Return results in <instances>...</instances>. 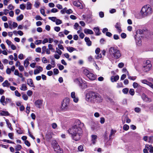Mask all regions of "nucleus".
I'll return each instance as SVG.
<instances>
[{
  "instance_id": "1",
  "label": "nucleus",
  "mask_w": 153,
  "mask_h": 153,
  "mask_svg": "<svg viewBox=\"0 0 153 153\" xmlns=\"http://www.w3.org/2000/svg\"><path fill=\"white\" fill-rule=\"evenodd\" d=\"M84 124L81 123L78 120H76L74 125L68 131L69 134H70L72 139L75 141L79 140L82 134V128L84 127Z\"/></svg>"
},
{
  "instance_id": "2",
  "label": "nucleus",
  "mask_w": 153,
  "mask_h": 153,
  "mask_svg": "<svg viewBox=\"0 0 153 153\" xmlns=\"http://www.w3.org/2000/svg\"><path fill=\"white\" fill-rule=\"evenodd\" d=\"M86 100L88 102L92 103L95 102H102V99L99 94L91 92L87 94Z\"/></svg>"
},
{
  "instance_id": "3",
  "label": "nucleus",
  "mask_w": 153,
  "mask_h": 153,
  "mask_svg": "<svg viewBox=\"0 0 153 153\" xmlns=\"http://www.w3.org/2000/svg\"><path fill=\"white\" fill-rule=\"evenodd\" d=\"M121 56L120 51L117 48L112 47L109 48L108 56L109 59H117Z\"/></svg>"
},
{
  "instance_id": "4",
  "label": "nucleus",
  "mask_w": 153,
  "mask_h": 153,
  "mask_svg": "<svg viewBox=\"0 0 153 153\" xmlns=\"http://www.w3.org/2000/svg\"><path fill=\"white\" fill-rule=\"evenodd\" d=\"M152 12V8L149 5L143 6L140 11V15H136V17L138 19H140L149 16L151 14Z\"/></svg>"
},
{
  "instance_id": "5",
  "label": "nucleus",
  "mask_w": 153,
  "mask_h": 153,
  "mask_svg": "<svg viewBox=\"0 0 153 153\" xmlns=\"http://www.w3.org/2000/svg\"><path fill=\"white\" fill-rule=\"evenodd\" d=\"M70 103V99L68 98H65L62 103L61 110L66 111L68 109V106Z\"/></svg>"
},
{
  "instance_id": "6",
  "label": "nucleus",
  "mask_w": 153,
  "mask_h": 153,
  "mask_svg": "<svg viewBox=\"0 0 153 153\" xmlns=\"http://www.w3.org/2000/svg\"><path fill=\"white\" fill-rule=\"evenodd\" d=\"M74 82L78 84L82 88H85L87 87L86 82L81 78H78L74 80Z\"/></svg>"
},
{
  "instance_id": "7",
  "label": "nucleus",
  "mask_w": 153,
  "mask_h": 153,
  "mask_svg": "<svg viewBox=\"0 0 153 153\" xmlns=\"http://www.w3.org/2000/svg\"><path fill=\"white\" fill-rule=\"evenodd\" d=\"M71 97L73 99V101L75 103H77L79 100L78 97L76 95L75 92H72L71 94Z\"/></svg>"
},
{
  "instance_id": "8",
  "label": "nucleus",
  "mask_w": 153,
  "mask_h": 153,
  "mask_svg": "<svg viewBox=\"0 0 153 153\" xmlns=\"http://www.w3.org/2000/svg\"><path fill=\"white\" fill-rule=\"evenodd\" d=\"M43 103V100L38 99L36 101L34 102L35 105L39 108H41Z\"/></svg>"
},
{
  "instance_id": "9",
  "label": "nucleus",
  "mask_w": 153,
  "mask_h": 153,
  "mask_svg": "<svg viewBox=\"0 0 153 153\" xmlns=\"http://www.w3.org/2000/svg\"><path fill=\"white\" fill-rule=\"evenodd\" d=\"M146 63H148L147 65H146L144 66L143 67V70L145 71H149L151 68L152 65L151 64H149L150 61H147Z\"/></svg>"
},
{
  "instance_id": "10",
  "label": "nucleus",
  "mask_w": 153,
  "mask_h": 153,
  "mask_svg": "<svg viewBox=\"0 0 153 153\" xmlns=\"http://www.w3.org/2000/svg\"><path fill=\"white\" fill-rule=\"evenodd\" d=\"M100 52V49L99 48H97L96 49L95 52L96 55L95 56V58L97 59H99L102 58V56L101 53L99 54Z\"/></svg>"
},
{
  "instance_id": "11",
  "label": "nucleus",
  "mask_w": 153,
  "mask_h": 153,
  "mask_svg": "<svg viewBox=\"0 0 153 153\" xmlns=\"http://www.w3.org/2000/svg\"><path fill=\"white\" fill-rule=\"evenodd\" d=\"M43 68L40 66H39L37 67L36 69L34 70V74L35 75H36L39 73L43 71Z\"/></svg>"
},
{
  "instance_id": "12",
  "label": "nucleus",
  "mask_w": 153,
  "mask_h": 153,
  "mask_svg": "<svg viewBox=\"0 0 153 153\" xmlns=\"http://www.w3.org/2000/svg\"><path fill=\"white\" fill-rule=\"evenodd\" d=\"M87 77L89 79L91 80H94L97 77V76L92 73H90L88 75Z\"/></svg>"
},
{
  "instance_id": "13",
  "label": "nucleus",
  "mask_w": 153,
  "mask_h": 153,
  "mask_svg": "<svg viewBox=\"0 0 153 153\" xmlns=\"http://www.w3.org/2000/svg\"><path fill=\"white\" fill-rule=\"evenodd\" d=\"M73 5L77 7L82 9V8L81 3L79 1H74L73 3Z\"/></svg>"
},
{
  "instance_id": "14",
  "label": "nucleus",
  "mask_w": 153,
  "mask_h": 153,
  "mask_svg": "<svg viewBox=\"0 0 153 153\" xmlns=\"http://www.w3.org/2000/svg\"><path fill=\"white\" fill-rule=\"evenodd\" d=\"M91 137V143L93 144H94L97 142V137L96 135H92Z\"/></svg>"
},
{
  "instance_id": "15",
  "label": "nucleus",
  "mask_w": 153,
  "mask_h": 153,
  "mask_svg": "<svg viewBox=\"0 0 153 153\" xmlns=\"http://www.w3.org/2000/svg\"><path fill=\"white\" fill-rule=\"evenodd\" d=\"M115 27L117 29L119 33L122 32V30L121 27V25L120 23H117L115 26Z\"/></svg>"
},
{
  "instance_id": "16",
  "label": "nucleus",
  "mask_w": 153,
  "mask_h": 153,
  "mask_svg": "<svg viewBox=\"0 0 153 153\" xmlns=\"http://www.w3.org/2000/svg\"><path fill=\"white\" fill-rule=\"evenodd\" d=\"M54 143L55 145L53 146V148L54 149V151L56 152H59V151L57 150H59L60 149L59 146L56 141L54 142Z\"/></svg>"
},
{
  "instance_id": "17",
  "label": "nucleus",
  "mask_w": 153,
  "mask_h": 153,
  "mask_svg": "<svg viewBox=\"0 0 153 153\" xmlns=\"http://www.w3.org/2000/svg\"><path fill=\"white\" fill-rule=\"evenodd\" d=\"M84 32L86 34H93L94 33L93 32L92 30L90 29L85 28L84 30Z\"/></svg>"
},
{
  "instance_id": "18",
  "label": "nucleus",
  "mask_w": 153,
  "mask_h": 153,
  "mask_svg": "<svg viewBox=\"0 0 153 153\" xmlns=\"http://www.w3.org/2000/svg\"><path fill=\"white\" fill-rule=\"evenodd\" d=\"M27 84L31 87H35L33 81L31 79H28L27 80Z\"/></svg>"
},
{
  "instance_id": "19",
  "label": "nucleus",
  "mask_w": 153,
  "mask_h": 153,
  "mask_svg": "<svg viewBox=\"0 0 153 153\" xmlns=\"http://www.w3.org/2000/svg\"><path fill=\"white\" fill-rule=\"evenodd\" d=\"M119 77L118 75H117L115 76L111 77V79L112 82H116L119 79Z\"/></svg>"
},
{
  "instance_id": "20",
  "label": "nucleus",
  "mask_w": 153,
  "mask_h": 153,
  "mask_svg": "<svg viewBox=\"0 0 153 153\" xmlns=\"http://www.w3.org/2000/svg\"><path fill=\"white\" fill-rule=\"evenodd\" d=\"M85 42H86L87 45L88 46H90L91 45V42L89 38L88 37H85Z\"/></svg>"
},
{
  "instance_id": "21",
  "label": "nucleus",
  "mask_w": 153,
  "mask_h": 153,
  "mask_svg": "<svg viewBox=\"0 0 153 153\" xmlns=\"http://www.w3.org/2000/svg\"><path fill=\"white\" fill-rule=\"evenodd\" d=\"M94 30L96 35L98 36L100 34V30L98 27H94Z\"/></svg>"
},
{
  "instance_id": "22",
  "label": "nucleus",
  "mask_w": 153,
  "mask_h": 153,
  "mask_svg": "<svg viewBox=\"0 0 153 153\" xmlns=\"http://www.w3.org/2000/svg\"><path fill=\"white\" fill-rule=\"evenodd\" d=\"M0 102L1 103L4 105H6V102L5 100V97L4 96H1L0 100Z\"/></svg>"
},
{
  "instance_id": "23",
  "label": "nucleus",
  "mask_w": 153,
  "mask_h": 153,
  "mask_svg": "<svg viewBox=\"0 0 153 153\" xmlns=\"http://www.w3.org/2000/svg\"><path fill=\"white\" fill-rule=\"evenodd\" d=\"M20 89L22 91H25L27 90V88L26 85L25 84H23L22 85Z\"/></svg>"
},
{
  "instance_id": "24",
  "label": "nucleus",
  "mask_w": 153,
  "mask_h": 153,
  "mask_svg": "<svg viewBox=\"0 0 153 153\" xmlns=\"http://www.w3.org/2000/svg\"><path fill=\"white\" fill-rule=\"evenodd\" d=\"M5 121L6 123V124L7 125L8 127L11 130H13V128L11 127V124L9 120L8 119H6Z\"/></svg>"
},
{
  "instance_id": "25",
  "label": "nucleus",
  "mask_w": 153,
  "mask_h": 153,
  "mask_svg": "<svg viewBox=\"0 0 153 153\" xmlns=\"http://www.w3.org/2000/svg\"><path fill=\"white\" fill-rule=\"evenodd\" d=\"M67 50L70 52L71 53L74 51H76V48L71 47H68L66 48Z\"/></svg>"
},
{
  "instance_id": "26",
  "label": "nucleus",
  "mask_w": 153,
  "mask_h": 153,
  "mask_svg": "<svg viewBox=\"0 0 153 153\" xmlns=\"http://www.w3.org/2000/svg\"><path fill=\"white\" fill-rule=\"evenodd\" d=\"M2 85L4 87H8L10 85V84L8 82L7 80H6L3 83Z\"/></svg>"
},
{
  "instance_id": "27",
  "label": "nucleus",
  "mask_w": 153,
  "mask_h": 153,
  "mask_svg": "<svg viewBox=\"0 0 153 153\" xmlns=\"http://www.w3.org/2000/svg\"><path fill=\"white\" fill-rule=\"evenodd\" d=\"M29 64V59L28 58L26 59L24 62V65L25 68H27Z\"/></svg>"
},
{
  "instance_id": "28",
  "label": "nucleus",
  "mask_w": 153,
  "mask_h": 153,
  "mask_svg": "<svg viewBox=\"0 0 153 153\" xmlns=\"http://www.w3.org/2000/svg\"><path fill=\"white\" fill-rule=\"evenodd\" d=\"M0 114L1 116H7L9 115L8 112L7 111H1Z\"/></svg>"
},
{
  "instance_id": "29",
  "label": "nucleus",
  "mask_w": 153,
  "mask_h": 153,
  "mask_svg": "<svg viewBox=\"0 0 153 153\" xmlns=\"http://www.w3.org/2000/svg\"><path fill=\"white\" fill-rule=\"evenodd\" d=\"M97 123L95 122H92L91 125V128L93 130H94L97 127Z\"/></svg>"
},
{
  "instance_id": "30",
  "label": "nucleus",
  "mask_w": 153,
  "mask_h": 153,
  "mask_svg": "<svg viewBox=\"0 0 153 153\" xmlns=\"http://www.w3.org/2000/svg\"><path fill=\"white\" fill-rule=\"evenodd\" d=\"M83 72V74L87 76H88V75L89 74V73H90L89 71L87 69H84Z\"/></svg>"
},
{
  "instance_id": "31",
  "label": "nucleus",
  "mask_w": 153,
  "mask_h": 153,
  "mask_svg": "<svg viewBox=\"0 0 153 153\" xmlns=\"http://www.w3.org/2000/svg\"><path fill=\"white\" fill-rule=\"evenodd\" d=\"M40 4V2L38 0L36 1L35 2L34 6L36 8H38Z\"/></svg>"
},
{
  "instance_id": "32",
  "label": "nucleus",
  "mask_w": 153,
  "mask_h": 153,
  "mask_svg": "<svg viewBox=\"0 0 153 153\" xmlns=\"http://www.w3.org/2000/svg\"><path fill=\"white\" fill-rule=\"evenodd\" d=\"M32 4L30 2H27V9L30 10L31 9Z\"/></svg>"
},
{
  "instance_id": "33",
  "label": "nucleus",
  "mask_w": 153,
  "mask_h": 153,
  "mask_svg": "<svg viewBox=\"0 0 153 153\" xmlns=\"http://www.w3.org/2000/svg\"><path fill=\"white\" fill-rule=\"evenodd\" d=\"M22 148L21 146L19 144L17 145L15 147V150L17 151H20Z\"/></svg>"
},
{
  "instance_id": "34",
  "label": "nucleus",
  "mask_w": 153,
  "mask_h": 153,
  "mask_svg": "<svg viewBox=\"0 0 153 153\" xmlns=\"http://www.w3.org/2000/svg\"><path fill=\"white\" fill-rule=\"evenodd\" d=\"M24 16L23 15L21 14L17 17V20L18 21H20L23 19Z\"/></svg>"
},
{
  "instance_id": "35",
  "label": "nucleus",
  "mask_w": 153,
  "mask_h": 153,
  "mask_svg": "<svg viewBox=\"0 0 153 153\" xmlns=\"http://www.w3.org/2000/svg\"><path fill=\"white\" fill-rule=\"evenodd\" d=\"M51 126L52 128L53 129H56L57 127V125L56 123H54L51 124Z\"/></svg>"
},
{
  "instance_id": "36",
  "label": "nucleus",
  "mask_w": 153,
  "mask_h": 153,
  "mask_svg": "<svg viewBox=\"0 0 153 153\" xmlns=\"http://www.w3.org/2000/svg\"><path fill=\"white\" fill-rule=\"evenodd\" d=\"M48 19L53 22H55L57 18L55 17H48Z\"/></svg>"
},
{
  "instance_id": "37",
  "label": "nucleus",
  "mask_w": 153,
  "mask_h": 153,
  "mask_svg": "<svg viewBox=\"0 0 153 153\" xmlns=\"http://www.w3.org/2000/svg\"><path fill=\"white\" fill-rule=\"evenodd\" d=\"M5 102H6V104L7 103H12L11 99L9 98H6L5 100Z\"/></svg>"
},
{
  "instance_id": "38",
  "label": "nucleus",
  "mask_w": 153,
  "mask_h": 153,
  "mask_svg": "<svg viewBox=\"0 0 153 153\" xmlns=\"http://www.w3.org/2000/svg\"><path fill=\"white\" fill-rule=\"evenodd\" d=\"M123 87V83L122 82H120L119 83H117V88H122Z\"/></svg>"
},
{
  "instance_id": "39",
  "label": "nucleus",
  "mask_w": 153,
  "mask_h": 153,
  "mask_svg": "<svg viewBox=\"0 0 153 153\" xmlns=\"http://www.w3.org/2000/svg\"><path fill=\"white\" fill-rule=\"evenodd\" d=\"M56 24V25H59L62 23V21L59 19H56L55 21Z\"/></svg>"
},
{
  "instance_id": "40",
  "label": "nucleus",
  "mask_w": 153,
  "mask_h": 153,
  "mask_svg": "<svg viewBox=\"0 0 153 153\" xmlns=\"http://www.w3.org/2000/svg\"><path fill=\"white\" fill-rule=\"evenodd\" d=\"M116 131L115 130H113V129H112L111 131L110 134L109 136V139H111V137L112 135L114 134L115 132Z\"/></svg>"
},
{
  "instance_id": "41",
  "label": "nucleus",
  "mask_w": 153,
  "mask_h": 153,
  "mask_svg": "<svg viewBox=\"0 0 153 153\" xmlns=\"http://www.w3.org/2000/svg\"><path fill=\"white\" fill-rule=\"evenodd\" d=\"M40 13L44 16H46V15L45 13V10L43 9H41L40 10Z\"/></svg>"
},
{
  "instance_id": "42",
  "label": "nucleus",
  "mask_w": 153,
  "mask_h": 153,
  "mask_svg": "<svg viewBox=\"0 0 153 153\" xmlns=\"http://www.w3.org/2000/svg\"><path fill=\"white\" fill-rule=\"evenodd\" d=\"M35 19L36 20H42V18L39 15H36L35 17Z\"/></svg>"
},
{
  "instance_id": "43",
  "label": "nucleus",
  "mask_w": 153,
  "mask_h": 153,
  "mask_svg": "<svg viewBox=\"0 0 153 153\" xmlns=\"http://www.w3.org/2000/svg\"><path fill=\"white\" fill-rule=\"evenodd\" d=\"M129 92L131 95H133L134 94V90L133 89H130Z\"/></svg>"
},
{
  "instance_id": "44",
  "label": "nucleus",
  "mask_w": 153,
  "mask_h": 153,
  "mask_svg": "<svg viewBox=\"0 0 153 153\" xmlns=\"http://www.w3.org/2000/svg\"><path fill=\"white\" fill-rule=\"evenodd\" d=\"M19 69L20 71L22 72L24 71L25 68L23 66L20 65L19 67Z\"/></svg>"
},
{
  "instance_id": "45",
  "label": "nucleus",
  "mask_w": 153,
  "mask_h": 153,
  "mask_svg": "<svg viewBox=\"0 0 153 153\" xmlns=\"http://www.w3.org/2000/svg\"><path fill=\"white\" fill-rule=\"evenodd\" d=\"M128 79L132 80H135L136 78V76H131L129 75H128Z\"/></svg>"
},
{
  "instance_id": "46",
  "label": "nucleus",
  "mask_w": 153,
  "mask_h": 153,
  "mask_svg": "<svg viewBox=\"0 0 153 153\" xmlns=\"http://www.w3.org/2000/svg\"><path fill=\"white\" fill-rule=\"evenodd\" d=\"M24 55L23 54L21 53V54H19V55L18 58L21 60H22V59H24Z\"/></svg>"
},
{
  "instance_id": "47",
  "label": "nucleus",
  "mask_w": 153,
  "mask_h": 153,
  "mask_svg": "<svg viewBox=\"0 0 153 153\" xmlns=\"http://www.w3.org/2000/svg\"><path fill=\"white\" fill-rule=\"evenodd\" d=\"M3 141L4 142H6L8 143H12V144H15L13 142H12L11 141L9 140H6V139H4L3 140Z\"/></svg>"
},
{
  "instance_id": "48",
  "label": "nucleus",
  "mask_w": 153,
  "mask_h": 153,
  "mask_svg": "<svg viewBox=\"0 0 153 153\" xmlns=\"http://www.w3.org/2000/svg\"><path fill=\"white\" fill-rule=\"evenodd\" d=\"M129 128V126L128 125L125 124L123 126V129L126 131L128 130Z\"/></svg>"
},
{
  "instance_id": "49",
  "label": "nucleus",
  "mask_w": 153,
  "mask_h": 153,
  "mask_svg": "<svg viewBox=\"0 0 153 153\" xmlns=\"http://www.w3.org/2000/svg\"><path fill=\"white\" fill-rule=\"evenodd\" d=\"M122 91L124 94H127L128 91V89L127 88H125L123 89Z\"/></svg>"
},
{
  "instance_id": "50",
  "label": "nucleus",
  "mask_w": 153,
  "mask_h": 153,
  "mask_svg": "<svg viewBox=\"0 0 153 153\" xmlns=\"http://www.w3.org/2000/svg\"><path fill=\"white\" fill-rule=\"evenodd\" d=\"M7 8L10 10H12L14 9V7L12 4H10L8 6Z\"/></svg>"
},
{
  "instance_id": "51",
  "label": "nucleus",
  "mask_w": 153,
  "mask_h": 153,
  "mask_svg": "<svg viewBox=\"0 0 153 153\" xmlns=\"http://www.w3.org/2000/svg\"><path fill=\"white\" fill-rule=\"evenodd\" d=\"M25 7V5L24 4H21L20 5V8L22 10H24Z\"/></svg>"
},
{
  "instance_id": "52",
  "label": "nucleus",
  "mask_w": 153,
  "mask_h": 153,
  "mask_svg": "<svg viewBox=\"0 0 153 153\" xmlns=\"http://www.w3.org/2000/svg\"><path fill=\"white\" fill-rule=\"evenodd\" d=\"M78 150L79 151L82 152L83 151V148L82 146H79L78 148Z\"/></svg>"
},
{
  "instance_id": "53",
  "label": "nucleus",
  "mask_w": 153,
  "mask_h": 153,
  "mask_svg": "<svg viewBox=\"0 0 153 153\" xmlns=\"http://www.w3.org/2000/svg\"><path fill=\"white\" fill-rule=\"evenodd\" d=\"M27 94L29 96H31L33 94V92L31 90H28L27 92Z\"/></svg>"
},
{
  "instance_id": "54",
  "label": "nucleus",
  "mask_w": 153,
  "mask_h": 153,
  "mask_svg": "<svg viewBox=\"0 0 153 153\" xmlns=\"http://www.w3.org/2000/svg\"><path fill=\"white\" fill-rule=\"evenodd\" d=\"M48 47L49 50H52L53 52H54V49L52 47V45L51 44H49L48 45Z\"/></svg>"
},
{
  "instance_id": "55",
  "label": "nucleus",
  "mask_w": 153,
  "mask_h": 153,
  "mask_svg": "<svg viewBox=\"0 0 153 153\" xmlns=\"http://www.w3.org/2000/svg\"><path fill=\"white\" fill-rule=\"evenodd\" d=\"M141 109L138 107H136L134 108V111L137 113H139Z\"/></svg>"
},
{
  "instance_id": "56",
  "label": "nucleus",
  "mask_w": 153,
  "mask_h": 153,
  "mask_svg": "<svg viewBox=\"0 0 153 153\" xmlns=\"http://www.w3.org/2000/svg\"><path fill=\"white\" fill-rule=\"evenodd\" d=\"M54 30L57 32H59L60 30V28L59 27H54Z\"/></svg>"
},
{
  "instance_id": "57",
  "label": "nucleus",
  "mask_w": 153,
  "mask_h": 153,
  "mask_svg": "<svg viewBox=\"0 0 153 153\" xmlns=\"http://www.w3.org/2000/svg\"><path fill=\"white\" fill-rule=\"evenodd\" d=\"M8 136L11 139H13V133H10L8 134Z\"/></svg>"
},
{
  "instance_id": "58",
  "label": "nucleus",
  "mask_w": 153,
  "mask_h": 153,
  "mask_svg": "<svg viewBox=\"0 0 153 153\" xmlns=\"http://www.w3.org/2000/svg\"><path fill=\"white\" fill-rule=\"evenodd\" d=\"M22 98L24 100H27L28 97L26 94H24L22 95Z\"/></svg>"
},
{
  "instance_id": "59",
  "label": "nucleus",
  "mask_w": 153,
  "mask_h": 153,
  "mask_svg": "<svg viewBox=\"0 0 153 153\" xmlns=\"http://www.w3.org/2000/svg\"><path fill=\"white\" fill-rule=\"evenodd\" d=\"M141 82L143 84L147 85L149 82L146 79H143L141 80Z\"/></svg>"
},
{
  "instance_id": "60",
  "label": "nucleus",
  "mask_w": 153,
  "mask_h": 153,
  "mask_svg": "<svg viewBox=\"0 0 153 153\" xmlns=\"http://www.w3.org/2000/svg\"><path fill=\"white\" fill-rule=\"evenodd\" d=\"M42 54L44 53L46 50V47L45 46H43L42 48Z\"/></svg>"
},
{
  "instance_id": "61",
  "label": "nucleus",
  "mask_w": 153,
  "mask_h": 153,
  "mask_svg": "<svg viewBox=\"0 0 153 153\" xmlns=\"http://www.w3.org/2000/svg\"><path fill=\"white\" fill-rule=\"evenodd\" d=\"M25 143L28 147H29L30 146V143L28 140H26L25 141Z\"/></svg>"
},
{
  "instance_id": "62",
  "label": "nucleus",
  "mask_w": 153,
  "mask_h": 153,
  "mask_svg": "<svg viewBox=\"0 0 153 153\" xmlns=\"http://www.w3.org/2000/svg\"><path fill=\"white\" fill-rule=\"evenodd\" d=\"M6 72L7 74H11V71L10 69V68H7L6 69Z\"/></svg>"
},
{
  "instance_id": "63",
  "label": "nucleus",
  "mask_w": 153,
  "mask_h": 153,
  "mask_svg": "<svg viewBox=\"0 0 153 153\" xmlns=\"http://www.w3.org/2000/svg\"><path fill=\"white\" fill-rule=\"evenodd\" d=\"M6 42L9 46H11L12 45V42L8 39L6 40Z\"/></svg>"
},
{
  "instance_id": "64",
  "label": "nucleus",
  "mask_w": 153,
  "mask_h": 153,
  "mask_svg": "<svg viewBox=\"0 0 153 153\" xmlns=\"http://www.w3.org/2000/svg\"><path fill=\"white\" fill-rule=\"evenodd\" d=\"M121 37L123 39H125L126 37V34L124 33H122L121 34Z\"/></svg>"
}]
</instances>
